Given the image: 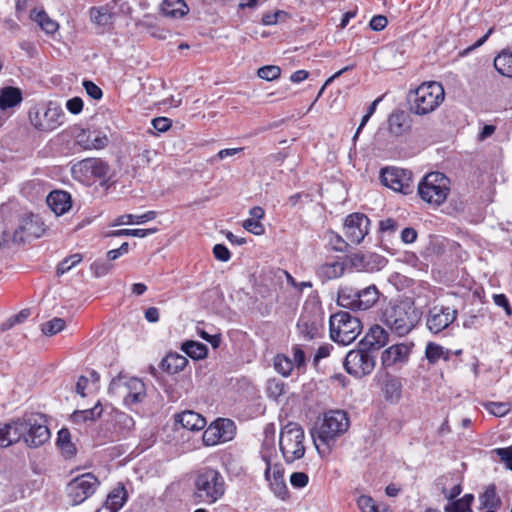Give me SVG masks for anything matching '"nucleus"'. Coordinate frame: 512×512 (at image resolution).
Listing matches in <instances>:
<instances>
[{
	"instance_id": "6e6552de",
	"label": "nucleus",
	"mask_w": 512,
	"mask_h": 512,
	"mask_svg": "<svg viewBox=\"0 0 512 512\" xmlns=\"http://www.w3.org/2000/svg\"><path fill=\"white\" fill-rule=\"evenodd\" d=\"M304 440V430L297 423L290 422L281 429L279 448L287 464H291L304 456Z\"/></svg>"
},
{
	"instance_id": "a878e982",
	"label": "nucleus",
	"mask_w": 512,
	"mask_h": 512,
	"mask_svg": "<svg viewBox=\"0 0 512 512\" xmlns=\"http://www.w3.org/2000/svg\"><path fill=\"white\" fill-rule=\"evenodd\" d=\"M502 501L500 496L497 494L495 484L488 485L484 491L479 495V509L497 510L501 507Z\"/></svg>"
},
{
	"instance_id": "bf43d9fd",
	"label": "nucleus",
	"mask_w": 512,
	"mask_h": 512,
	"mask_svg": "<svg viewBox=\"0 0 512 512\" xmlns=\"http://www.w3.org/2000/svg\"><path fill=\"white\" fill-rule=\"evenodd\" d=\"M91 269L95 276L101 277L109 273V271L112 269V265L108 262L97 260L92 263Z\"/></svg>"
},
{
	"instance_id": "79ce46f5",
	"label": "nucleus",
	"mask_w": 512,
	"mask_h": 512,
	"mask_svg": "<svg viewBox=\"0 0 512 512\" xmlns=\"http://www.w3.org/2000/svg\"><path fill=\"white\" fill-rule=\"evenodd\" d=\"M31 18L38 23L43 31L52 34L58 30V23L52 20L45 11H33Z\"/></svg>"
},
{
	"instance_id": "5fc2aeb1",
	"label": "nucleus",
	"mask_w": 512,
	"mask_h": 512,
	"mask_svg": "<svg viewBox=\"0 0 512 512\" xmlns=\"http://www.w3.org/2000/svg\"><path fill=\"white\" fill-rule=\"evenodd\" d=\"M281 74V69L276 65H266L258 69L257 75L259 78L272 81L277 79Z\"/></svg>"
},
{
	"instance_id": "ea45409f",
	"label": "nucleus",
	"mask_w": 512,
	"mask_h": 512,
	"mask_svg": "<svg viewBox=\"0 0 512 512\" xmlns=\"http://www.w3.org/2000/svg\"><path fill=\"white\" fill-rule=\"evenodd\" d=\"M181 349L186 355L195 360L204 359L208 353L207 346L197 341H186L182 344Z\"/></svg>"
},
{
	"instance_id": "0eeeda50",
	"label": "nucleus",
	"mask_w": 512,
	"mask_h": 512,
	"mask_svg": "<svg viewBox=\"0 0 512 512\" xmlns=\"http://www.w3.org/2000/svg\"><path fill=\"white\" fill-rule=\"evenodd\" d=\"M450 192L449 178L440 172H431L423 177L418 184L420 198L433 206L443 204Z\"/></svg>"
},
{
	"instance_id": "f3484780",
	"label": "nucleus",
	"mask_w": 512,
	"mask_h": 512,
	"mask_svg": "<svg viewBox=\"0 0 512 512\" xmlns=\"http://www.w3.org/2000/svg\"><path fill=\"white\" fill-rule=\"evenodd\" d=\"M370 226L369 218L363 213H352L344 222V235L347 242L352 245L360 244L368 234Z\"/></svg>"
},
{
	"instance_id": "f8f14e48",
	"label": "nucleus",
	"mask_w": 512,
	"mask_h": 512,
	"mask_svg": "<svg viewBox=\"0 0 512 512\" xmlns=\"http://www.w3.org/2000/svg\"><path fill=\"white\" fill-rule=\"evenodd\" d=\"M99 481L92 473H84L73 478L67 485V496L72 505H79L92 496Z\"/></svg>"
},
{
	"instance_id": "603ef678",
	"label": "nucleus",
	"mask_w": 512,
	"mask_h": 512,
	"mask_svg": "<svg viewBox=\"0 0 512 512\" xmlns=\"http://www.w3.org/2000/svg\"><path fill=\"white\" fill-rule=\"evenodd\" d=\"M486 410L496 417H503L511 410L510 403L507 402H489L485 404Z\"/></svg>"
},
{
	"instance_id": "2f4dec72",
	"label": "nucleus",
	"mask_w": 512,
	"mask_h": 512,
	"mask_svg": "<svg viewBox=\"0 0 512 512\" xmlns=\"http://www.w3.org/2000/svg\"><path fill=\"white\" fill-rule=\"evenodd\" d=\"M157 213L155 211H147L141 215L136 214H124L118 216L112 223V226L121 225H133V224H144L152 221L156 218Z\"/></svg>"
},
{
	"instance_id": "412c9836",
	"label": "nucleus",
	"mask_w": 512,
	"mask_h": 512,
	"mask_svg": "<svg viewBox=\"0 0 512 512\" xmlns=\"http://www.w3.org/2000/svg\"><path fill=\"white\" fill-rule=\"evenodd\" d=\"M410 349L405 344H395L383 351L381 356L382 364L391 367L396 364L407 362Z\"/></svg>"
},
{
	"instance_id": "c756f323",
	"label": "nucleus",
	"mask_w": 512,
	"mask_h": 512,
	"mask_svg": "<svg viewBox=\"0 0 512 512\" xmlns=\"http://www.w3.org/2000/svg\"><path fill=\"white\" fill-rule=\"evenodd\" d=\"M188 363L186 357L178 354V353H169L165 358L161 361V368L163 371L169 374H176L182 371Z\"/></svg>"
},
{
	"instance_id": "f257e3e1",
	"label": "nucleus",
	"mask_w": 512,
	"mask_h": 512,
	"mask_svg": "<svg viewBox=\"0 0 512 512\" xmlns=\"http://www.w3.org/2000/svg\"><path fill=\"white\" fill-rule=\"evenodd\" d=\"M11 445L24 440L29 447H39L50 438L47 420L41 413H26L9 423H4Z\"/></svg>"
},
{
	"instance_id": "49530a36",
	"label": "nucleus",
	"mask_w": 512,
	"mask_h": 512,
	"mask_svg": "<svg viewBox=\"0 0 512 512\" xmlns=\"http://www.w3.org/2000/svg\"><path fill=\"white\" fill-rule=\"evenodd\" d=\"M101 414H102V408H101L100 403L98 402L91 409L74 412L72 417L75 422L88 421V420L94 421V420L100 418Z\"/></svg>"
},
{
	"instance_id": "39448f33",
	"label": "nucleus",
	"mask_w": 512,
	"mask_h": 512,
	"mask_svg": "<svg viewBox=\"0 0 512 512\" xmlns=\"http://www.w3.org/2000/svg\"><path fill=\"white\" fill-rule=\"evenodd\" d=\"M109 393L122 399L127 408L134 410L146 398V385L140 378L120 373L110 382Z\"/></svg>"
},
{
	"instance_id": "2eb2a0df",
	"label": "nucleus",
	"mask_w": 512,
	"mask_h": 512,
	"mask_svg": "<svg viewBox=\"0 0 512 512\" xmlns=\"http://www.w3.org/2000/svg\"><path fill=\"white\" fill-rule=\"evenodd\" d=\"M130 10V6L126 0H112L109 3L93 7L90 10V16L94 23L99 26H109L116 17L126 14Z\"/></svg>"
},
{
	"instance_id": "4c0bfd02",
	"label": "nucleus",
	"mask_w": 512,
	"mask_h": 512,
	"mask_svg": "<svg viewBox=\"0 0 512 512\" xmlns=\"http://www.w3.org/2000/svg\"><path fill=\"white\" fill-rule=\"evenodd\" d=\"M57 445L65 458H72L76 455V447L71 441V434L67 428L59 430L57 435Z\"/></svg>"
},
{
	"instance_id": "aec40b11",
	"label": "nucleus",
	"mask_w": 512,
	"mask_h": 512,
	"mask_svg": "<svg viewBox=\"0 0 512 512\" xmlns=\"http://www.w3.org/2000/svg\"><path fill=\"white\" fill-rule=\"evenodd\" d=\"M41 228L38 224V219L33 215L23 217L17 228L13 231L12 241L14 243H22L30 238H37L40 236Z\"/></svg>"
},
{
	"instance_id": "bb28decb",
	"label": "nucleus",
	"mask_w": 512,
	"mask_h": 512,
	"mask_svg": "<svg viewBox=\"0 0 512 512\" xmlns=\"http://www.w3.org/2000/svg\"><path fill=\"white\" fill-rule=\"evenodd\" d=\"M425 357L430 364H436L439 360L451 361L452 351L435 342H429L425 348Z\"/></svg>"
},
{
	"instance_id": "9b49d317",
	"label": "nucleus",
	"mask_w": 512,
	"mask_h": 512,
	"mask_svg": "<svg viewBox=\"0 0 512 512\" xmlns=\"http://www.w3.org/2000/svg\"><path fill=\"white\" fill-rule=\"evenodd\" d=\"M29 121L40 132H51L63 124L64 112L55 103L35 105L29 110Z\"/></svg>"
},
{
	"instance_id": "37998d69",
	"label": "nucleus",
	"mask_w": 512,
	"mask_h": 512,
	"mask_svg": "<svg viewBox=\"0 0 512 512\" xmlns=\"http://www.w3.org/2000/svg\"><path fill=\"white\" fill-rule=\"evenodd\" d=\"M473 494H465L462 498L452 501L444 507L445 512H472Z\"/></svg>"
},
{
	"instance_id": "cd10ccee",
	"label": "nucleus",
	"mask_w": 512,
	"mask_h": 512,
	"mask_svg": "<svg viewBox=\"0 0 512 512\" xmlns=\"http://www.w3.org/2000/svg\"><path fill=\"white\" fill-rule=\"evenodd\" d=\"M109 139L105 134H89L82 132L77 136V143L84 149H103L108 145Z\"/></svg>"
},
{
	"instance_id": "09e8293b",
	"label": "nucleus",
	"mask_w": 512,
	"mask_h": 512,
	"mask_svg": "<svg viewBox=\"0 0 512 512\" xmlns=\"http://www.w3.org/2000/svg\"><path fill=\"white\" fill-rule=\"evenodd\" d=\"M275 370L283 376H289L294 368L293 361L285 355H277L274 358Z\"/></svg>"
},
{
	"instance_id": "338daca9",
	"label": "nucleus",
	"mask_w": 512,
	"mask_h": 512,
	"mask_svg": "<svg viewBox=\"0 0 512 512\" xmlns=\"http://www.w3.org/2000/svg\"><path fill=\"white\" fill-rule=\"evenodd\" d=\"M493 301L495 305L502 307L504 309L507 316L512 315L510 303L504 294H494Z\"/></svg>"
},
{
	"instance_id": "58836bf2",
	"label": "nucleus",
	"mask_w": 512,
	"mask_h": 512,
	"mask_svg": "<svg viewBox=\"0 0 512 512\" xmlns=\"http://www.w3.org/2000/svg\"><path fill=\"white\" fill-rule=\"evenodd\" d=\"M383 392L387 401L397 403L402 395L401 381L394 377L386 379L383 385Z\"/></svg>"
},
{
	"instance_id": "a211bd4d",
	"label": "nucleus",
	"mask_w": 512,
	"mask_h": 512,
	"mask_svg": "<svg viewBox=\"0 0 512 512\" xmlns=\"http://www.w3.org/2000/svg\"><path fill=\"white\" fill-rule=\"evenodd\" d=\"M381 182L388 188L409 194L412 190V176L411 172L400 168H383L381 170Z\"/></svg>"
},
{
	"instance_id": "a19ab883",
	"label": "nucleus",
	"mask_w": 512,
	"mask_h": 512,
	"mask_svg": "<svg viewBox=\"0 0 512 512\" xmlns=\"http://www.w3.org/2000/svg\"><path fill=\"white\" fill-rule=\"evenodd\" d=\"M357 505L361 512H390L383 503H377L369 495H361L357 499Z\"/></svg>"
},
{
	"instance_id": "dca6fc26",
	"label": "nucleus",
	"mask_w": 512,
	"mask_h": 512,
	"mask_svg": "<svg viewBox=\"0 0 512 512\" xmlns=\"http://www.w3.org/2000/svg\"><path fill=\"white\" fill-rule=\"evenodd\" d=\"M456 309L448 306H433L426 316V326L433 334H438L448 328L457 318Z\"/></svg>"
},
{
	"instance_id": "4be33fe9",
	"label": "nucleus",
	"mask_w": 512,
	"mask_h": 512,
	"mask_svg": "<svg viewBox=\"0 0 512 512\" xmlns=\"http://www.w3.org/2000/svg\"><path fill=\"white\" fill-rule=\"evenodd\" d=\"M47 205L57 215L61 216L68 212L72 206L71 196L68 192L54 190L46 198Z\"/></svg>"
},
{
	"instance_id": "f704fd0d",
	"label": "nucleus",
	"mask_w": 512,
	"mask_h": 512,
	"mask_svg": "<svg viewBox=\"0 0 512 512\" xmlns=\"http://www.w3.org/2000/svg\"><path fill=\"white\" fill-rule=\"evenodd\" d=\"M357 310H367L371 308L379 298V291L375 285L368 286L358 290Z\"/></svg>"
},
{
	"instance_id": "8fccbe9b",
	"label": "nucleus",
	"mask_w": 512,
	"mask_h": 512,
	"mask_svg": "<svg viewBox=\"0 0 512 512\" xmlns=\"http://www.w3.org/2000/svg\"><path fill=\"white\" fill-rule=\"evenodd\" d=\"M65 328V321L62 318H53L42 324L41 330L47 336L55 335Z\"/></svg>"
},
{
	"instance_id": "6ab92c4d",
	"label": "nucleus",
	"mask_w": 512,
	"mask_h": 512,
	"mask_svg": "<svg viewBox=\"0 0 512 512\" xmlns=\"http://www.w3.org/2000/svg\"><path fill=\"white\" fill-rule=\"evenodd\" d=\"M235 433L234 422L229 419H218L210 424L203 433V442L206 446L231 440Z\"/></svg>"
},
{
	"instance_id": "774afa93",
	"label": "nucleus",
	"mask_w": 512,
	"mask_h": 512,
	"mask_svg": "<svg viewBox=\"0 0 512 512\" xmlns=\"http://www.w3.org/2000/svg\"><path fill=\"white\" fill-rule=\"evenodd\" d=\"M388 24V20L383 15H375L370 20L369 26L374 31L383 30Z\"/></svg>"
},
{
	"instance_id": "4468645a",
	"label": "nucleus",
	"mask_w": 512,
	"mask_h": 512,
	"mask_svg": "<svg viewBox=\"0 0 512 512\" xmlns=\"http://www.w3.org/2000/svg\"><path fill=\"white\" fill-rule=\"evenodd\" d=\"M72 173L84 182L104 179L109 174V165L99 158H87L76 163L72 167Z\"/></svg>"
},
{
	"instance_id": "4d7b16f0",
	"label": "nucleus",
	"mask_w": 512,
	"mask_h": 512,
	"mask_svg": "<svg viewBox=\"0 0 512 512\" xmlns=\"http://www.w3.org/2000/svg\"><path fill=\"white\" fill-rule=\"evenodd\" d=\"M243 228L254 235H262L265 232L264 225L260 221L250 218L244 220Z\"/></svg>"
},
{
	"instance_id": "c9c22d12",
	"label": "nucleus",
	"mask_w": 512,
	"mask_h": 512,
	"mask_svg": "<svg viewBox=\"0 0 512 512\" xmlns=\"http://www.w3.org/2000/svg\"><path fill=\"white\" fill-rule=\"evenodd\" d=\"M358 289L353 287L344 286L338 291L337 302L340 306L357 310L358 306Z\"/></svg>"
},
{
	"instance_id": "13d9d810",
	"label": "nucleus",
	"mask_w": 512,
	"mask_h": 512,
	"mask_svg": "<svg viewBox=\"0 0 512 512\" xmlns=\"http://www.w3.org/2000/svg\"><path fill=\"white\" fill-rule=\"evenodd\" d=\"M309 482V477L304 472H294L290 476V483L294 488H303Z\"/></svg>"
},
{
	"instance_id": "7c9ffc66",
	"label": "nucleus",
	"mask_w": 512,
	"mask_h": 512,
	"mask_svg": "<svg viewBox=\"0 0 512 512\" xmlns=\"http://www.w3.org/2000/svg\"><path fill=\"white\" fill-rule=\"evenodd\" d=\"M161 11L165 16L181 18L189 12V8L183 0H163Z\"/></svg>"
},
{
	"instance_id": "3c124183",
	"label": "nucleus",
	"mask_w": 512,
	"mask_h": 512,
	"mask_svg": "<svg viewBox=\"0 0 512 512\" xmlns=\"http://www.w3.org/2000/svg\"><path fill=\"white\" fill-rule=\"evenodd\" d=\"M82 261L81 254H73L63 259L57 266V275L61 276L70 271L74 266Z\"/></svg>"
},
{
	"instance_id": "7ed1b4c3",
	"label": "nucleus",
	"mask_w": 512,
	"mask_h": 512,
	"mask_svg": "<svg viewBox=\"0 0 512 512\" xmlns=\"http://www.w3.org/2000/svg\"><path fill=\"white\" fill-rule=\"evenodd\" d=\"M350 426L348 414L343 410H329L312 432L317 451L325 453L334 446L336 440L344 435Z\"/></svg>"
},
{
	"instance_id": "a18cd8bd",
	"label": "nucleus",
	"mask_w": 512,
	"mask_h": 512,
	"mask_svg": "<svg viewBox=\"0 0 512 512\" xmlns=\"http://www.w3.org/2000/svg\"><path fill=\"white\" fill-rule=\"evenodd\" d=\"M125 502L126 490L124 487L114 489L111 493L108 494L106 499V504H109L116 512L122 508Z\"/></svg>"
},
{
	"instance_id": "69168bd1",
	"label": "nucleus",
	"mask_w": 512,
	"mask_h": 512,
	"mask_svg": "<svg viewBox=\"0 0 512 512\" xmlns=\"http://www.w3.org/2000/svg\"><path fill=\"white\" fill-rule=\"evenodd\" d=\"M172 125V121L167 117H157L152 120V126L158 132H166Z\"/></svg>"
},
{
	"instance_id": "c03bdc74",
	"label": "nucleus",
	"mask_w": 512,
	"mask_h": 512,
	"mask_svg": "<svg viewBox=\"0 0 512 512\" xmlns=\"http://www.w3.org/2000/svg\"><path fill=\"white\" fill-rule=\"evenodd\" d=\"M449 480H453V476H451V475L443 476V477L437 479V485L441 486V492L444 495V497L451 501L460 495V493L462 492V487H461L460 482H456L453 484L452 488L450 490H448L446 488V484Z\"/></svg>"
},
{
	"instance_id": "423d86ee",
	"label": "nucleus",
	"mask_w": 512,
	"mask_h": 512,
	"mask_svg": "<svg viewBox=\"0 0 512 512\" xmlns=\"http://www.w3.org/2000/svg\"><path fill=\"white\" fill-rule=\"evenodd\" d=\"M225 480L215 469L202 470L195 479L194 497L198 503L214 504L225 493Z\"/></svg>"
},
{
	"instance_id": "e433bc0d",
	"label": "nucleus",
	"mask_w": 512,
	"mask_h": 512,
	"mask_svg": "<svg viewBox=\"0 0 512 512\" xmlns=\"http://www.w3.org/2000/svg\"><path fill=\"white\" fill-rule=\"evenodd\" d=\"M388 128L391 134L395 136L403 135L407 129V116L402 111H396L390 114L388 118Z\"/></svg>"
},
{
	"instance_id": "6e6d98bb",
	"label": "nucleus",
	"mask_w": 512,
	"mask_h": 512,
	"mask_svg": "<svg viewBox=\"0 0 512 512\" xmlns=\"http://www.w3.org/2000/svg\"><path fill=\"white\" fill-rule=\"evenodd\" d=\"M285 392V384L278 379H271L267 383V393L269 397L278 399Z\"/></svg>"
},
{
	"instance_id": "0e129e2a",
	"label": "nucleus",
	"mask_w": 512,
	"mask_h": 512,
	"mask_svg": "<svg viewBox=\"0 0 512 512\" xmlns=\"http://www.w3.org/2000/svg\"><path fill=\"white\" fill-rule=\"evenodd\" d=\"M398 229L397 221L387 218L379 222V230L382 233L392 234Z\"/></svg>"
},
{
	"instance_id": "72a5a7b5",
	"label": "nucleus",
	"mask_w": 512,
	"mask_h": 512,
	"mask_svg": "<svg viewBox=\"0 0 512 512\" xmlns=\"http://www.w3.org/2000/svg\"><path fill=\"white\" fill-rule=\"evenodd\" d=\"M22 101L21 90L16 87H5L0 91V109L5 110L18 105Z\"/></svg>"
},
{
	"instance_id": "20e7f679",
	"label": "nucleus",
	"mask_w": 512,
	"mask_h": 512,
	"mask_svg": "<svg viewBox=\"0 0 512 512\" xmlns=\"http://www.w3.org/2000/svg\"><path fill=\"white\" fill-rule=\"evenodd\" d=\"M445 90L437 81L424 82L409 95L410 111L424 116L434 112L444 101Z\"/></svg>"
},
{
	"instance_id": "864d4df0",
	"label": "nucleus",
	"mask_w": 512,
	"mask_h": 512,
	"mask_svg": "<svg viewBox=\"0 0 512 512\" xmlns=\"http://www.w3.org/2000/svg\"><path fill=\"white\" fill-rule=\"evenodd\" d=\"M30 316L28 309H23L18 314L9 317L6 321L1 324V330L6 331L14 327L16 324L23 323Z\"/></svg>"
},
{
	"instance_id": "052dcab7",
	"label": "nucleus",
	"mask_w": 512,
	"mask_h": 512,
	"mask_svg": "<svg viewBox=\"0 0 512 512\" xmlns=\"http://www.w3.org/2000/svg\"><path fill=\"white\" fill-rule=\"evenodd\" d=\"M83 86L85 88L86 93L95 100H100L103 96L102 90L92 81H84Z\"/></svg>"
},
{
	"instance_id": "e2e57ef3",
	"label": "nucleus",
	"mask_w": 512,
	"mask_h": 512,
	"mask_svg": "<svg viewBox=\"0 0 512 512\" xmlns=\"http://www.w3.org/2000/svg\"><path fill=\"white\" fill-rule=\"evenodd\" d=\"M213 254H214V257L219 260V261H222V262H227L230 260L231 258V253L230 251L228 250V248L223 245V244H216L214 247H213Z\"/></svg>"
},
{
	"instance_id": "473e14b6",
	"label": "nucleus",
	"mask_w": 512,
	"mask_h": 512,
	"mask_svg": "<svg viewBox=\"0 0 512 512\" xmlns=\"http://www.w3.org/2000/svg\"><path fill=\"white\" fill-rule=\"evenodd\" d=\"M297 328L300 335L307 340L314 339L319 334L318 321L309 316L301 315L297 323Z\"/></svg>"
},
{
	"instance_id": "c85d7f7f",
	"label": "nucleus",
	"mask_w": 512,
	"mask_h": 512,
	"mask_svg": "<svg viewBox=\"0 0 512 512\" xmlns=\"http://www.w3.org/2000/svg\"><path fill=\"white\" fill-rule=\"evenodd\" d=\"M494 67L502 76L512 78V49L501 50L494 58Z\"/></svg>"
},
{
	"instance_id": "680f3d73",
	"label": "nucleus",
	"mask_w": 512,
	"mask_h": 512,
	"mask_svg": "<svg viewBox=\"0 0 512 512\" xmlns=\"http://www.w3.org/2000/svg\"><path fill=\"white\" fill-rule=\"evenodd\" d=\"M494 452L499 456L506 467L512 470V446L506 448H497Z\"/></svg>"
},
{
	"instance_id": "5701e85b",
	"label": "nucleus",
	"mask_w": 512,
	"mask_h": 512,
	"mask_svg": "<svg viewBox=\"0 0 512 512\" xmlns=\"http://www.w3.org/2000/svg\"><path fill=\"white\" fill-rule=\"evenodd\" d=\"M345 263L341 260L326 262L318 266L316 274L322 282L341 277L345 272Z\"/></svg>"
},
{
	"instance_id": "393cba45",
	"label": "nucleus",
	"mask_w": 512,
	"mask_h": 512,
	"mask_svg": "<svg viewBox=\"0 0 512 512\" xmlns=\"http://www.w3.org/2000/svg\"><path fill=\"white\" fill-rule=\"evenodd\" d=\"M389 341L387 331L380 325L372 326L368 333L365 335L362 343L368 348L380 349L385 346Z\"/></svg>"
},
{
	"instance_id": "9d476101",
	"label": "nucleus",
	"mask_w": 512,
	"mask_h": 512,
	"mask_svg": "<svg viewBox=\"0 0 512 512\" xmlns=\"http://www.w3.org/2000/svg\"><path fill=\"white\" fill-rule=\"evenodd\" d=\"M261 459L265 463L264 477L272 493L284 500L288 496V487L284 478V468L277 454L270 449L261 451Z\"/></svg>"
},
{
	"instance_id": "1a4fd4ad",
	"label": "nucleus",
	"mask_w": 512,
	"mask_h": 512,
	"mask_svg": "<svg viewBox=\"0 0 512 512\" xmlns=\"http://www.w3.org/2000/svg\"><path fill=\"white\" fill-rule=\"evenodd\" d=\"M330 337L341 345H349L359 336L362 330L360 320L348 312H338L330 317Z\"/></svg>"
},
{
	"instance_id": "b1692460",
	"label": "nucleus",
	"mask_w": 512,
	"mask_h": 512,
	"mask_svg": "<svg viewBox=\"0 0 512 512\" xmlns=\"http://www.w3.org/2000/svg\"><path fill=\"white\" fill-rule=\"evenodd\" d=\"M176 422L190 431H200L206 426L205 418L194 411H183L176 416Z\"/></svg>"
},
{
	"instance_id": "f03ea898",
	"label": "nucleus",
	"mask_w": 512,
	"mask_h": 512,
	"mask_svg": "<svg viewBox=\"0 0 512 512\" xmlns=\"http://www.w3.org/2000/svg\"><path fill=\"white\" fill-rule=\"evenodd\" d=\"M381 322L397 336H405L417 325L420 313L410 299L391 300L380 311Z\"/></svg>"
},
{
	"instance_id": "ddd939ff",
	"label": "nucleus",
	"mask_w": 512,
	"mask_h": 512,
	"mask_svg": "<svg viewBox=\"0 0 512 512\" xmlns=\"http://www.w3.org/2000/svg\"><path fill=\"white\" fill-rule=\"evenodd\" d=\"M375 367V358L364 350H351L344 359L346 372L361 378L370 374Z\"/></svg>"
},
{
	"instance_id": "de8ad7c7",
	"label": "nucleus",
	"mask_w": 512,
	"mask_h": 512,
	"mask_svg": "<svg viewBox=\"0 0 512 512\" xmlns=\"http://www.w3.org/2000/svg\"><path fill=\"white\" fill-rule=\"evenodd\" d=\"M157 232V228L149 229H119L111 232L109 236L120 237V236H132L138 238H145Z\"/></svg>"
}]
</instances>
